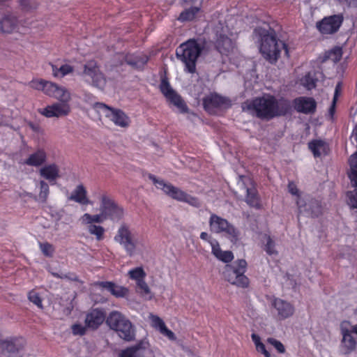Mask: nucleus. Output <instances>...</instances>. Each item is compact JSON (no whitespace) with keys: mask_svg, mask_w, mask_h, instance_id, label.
Masks as SVG:
<instances>
[{"mask_svg":"<svg viewBox=\"0 0 357 357\" xmlns=\"http://www.w3.org/2000/svg\"><path fill=\"white\" fill-rule=\"evenodd\" d=\"M247 266V261L243 259H237L231 264H227L222 273L224 279L238 287L243 289L248 287L250 280L245 275Z\"/></svg>","mask_w":357,"mask_h":357,"instance_id":"obj_4","label":"nucleus"},{"mask_svg":"<svg viewBox=\"0 0 357 357\" xmlns=\"http://www.w3.org/2000/svg\"><path fill=\"white\" fill-rule=\"evenodd\" d=\"M100 211L102 213L106 211H108L116 204L114 199L107 192H102L100 195Z\"/></svg>","mask_w":357,"mask_h":357,"instance_id":"obj_40","label":"nucleus"},{"mask_svg":"<svg viewBox=\"0 0 357 357\" xmlns=\"http://www.w3.org/2000/svg\"><path fill=\"white\" fill-rule=\"evenodd\" d=\"M337 101V100H333L331 105L329 108L328 113L331 118H333L335 114Z\"/></svg>","mask_w":357,"mask_h":357,"instance_id":"obj_59","label":"nucleus"},{"mask_svg":"<svg viewBox=\"0 0 357 357\" xmlns=\"http://www.w3.org/2000/svg\"><path fill=\"white\" fill-rule=\"evenodd\" d=\"M105 320H106L105 314L102 310L98 309L92 310L86 316V327L96 329Z\"/></svg>","mask_w":357,"mask_h":357,"instance_id":"obj_20","label":"nucleus"},{"mask_svg":"<svg viewBox=\"0 0 357 357\" xmlns=\"http://www.w3.org/2000/svg\"><path fill=\"white\" fill-rule=\"evenodd\" d=\"M3 354L8 355V357H17L16 354L19 351V347L14 341L5 340L1 342Z\"/></svg>","mask_w":357,"mask_h":357,"instance_id":"obj_34","label":"nucleus"},{"mask_svg":"<svg viewBox=\"0 0 357 357\" xmlns=\"http://www.w3.org/2000/svg\"><path fill=\"white\" fill-rule=\"evenodd\" d=\"M298 216L305 215L307 217L317 218L322 214V206L318 200L310 197L298 198L296 200Z\"/></svg>","mask_w":357,"mask_h":357,"instance_id":"obj_12","label":"nucleus"},{"mask_svg":"<svg viewBox=\"0 0 357 357\" xmlns=\"http://www.w3.org/2000/svg\"><path fill=\"white\" fill-rule=\"evenodd\" d=\"M96 285L107 289L116 298L126 297L129 292L128 288L117 285L112 282H97Z\"/></svg>","mask_w":357,"mask_h":357,"instance_id":"obj_24","label":"nucleus"},{"mask_svg":"<svg viewBox=\"0 0 357 357\" xmlns=\"http://www.w3.org/2000/svg\"><path fill=\"white\" fill-rule=\"evenodd\" d=\"M119 357H144V349L140 344L128 347L123 350Z\"/></svg>","mask_w":357,"mask_h":357,"instance_id":"obj_37","label":"nucleus"},{"mask_svg":"<svg viewBox=\"0 0 357 357\" xmlns=\"http://www.w3.org/2000/svg\"><path fill=\"white\" fill-rule=\"evenodd\" d=\"M180 202H187L194 206H199V201L197 198L192 197L181 190H180Z\"/></svg>","mask_w":357,"mask_h":357,"instance_id":"obj_44","label":"nucleus"},{"mask_svg":"<svg viewBox=\"0 0 357 357\" xmlns=\"http://www.w3.org/2000/svg\"><path fill=\"white\" fill-rule=\"evenodd\" d=\"M201 8L198 6H191L189 8L184 10L180 13V21H192L197 15L200 13Z\"/></svg>","mask_w":357,"mask_h":357,"instance_id":"obj_38","label":"nucleus"},{"mask_svg":"<svg viewBox=\"0 0 357 357\" xmlns=\"http://www.w3.org/2000/svg\"><path fill=\"white\" fill-rule=\"evenodd\" d=\"M48 86L49 89L47 96L56 98L59 102L70 103L71 95L67 89L52 82Z\"/></svg>","mask_w":357,"mask_h":357,"instance_id":"obj_18","label":"nucleus"},{"mask_svg":"<svg viewBox=\"0 0 357 357\" xmlns=\"http://www.w3.org/2000/svg\"><path fill=\"white\" fill-rule=\"evenodd\" d=\"M54 277L61 278V279H67L73 281H77L78 278L75 274L68 273V274H59V273H53Z\"/></svg>","mask_w":357,"mask_h":357,"instance_id":"obj_52","label":"nucleus"},{"mask_svg":"<svg viewBox=\"0 0 357 357\" xmlns=\"http://www.w3.org/2000/svg\"><path fill=\"white\" fill-rule=\"evenodd\" d=\"M40 174L50 181H55L59 176V167L55 164L45 165L40 169Z\"/></svg>","mask_w":357,"mask_h":357,"instance_id":"obj_28","label":"nucleus"},{"mask_svg":"<svg viewBox=\"0 0 357 357\" xmlns=\"http://www.w3.org/2000/svg\"><path fill=\"white\" fill-rule=\"evenodd\" d=\"M178 54H179V52H178V48L176 49V51H175V55L177 58H178Z\"/></svg>","mask_w":357,"mask_h":357,"instance_id":"obj_63","label":"nucleus"},{"mask_svg":"<svg viewBox=\"0 0 357 357\" xmlns=\"http://www.w3.org/2000/svg\"><path fill=\"white\" fill-rule=\"evenodd\" d=\"M266 243L264 245V250L268 255H277L278 251L275 250V243L269 235H265Z\"/></svg>","mask_w":357,"mask_h":357,"instance_id":"obj_43","label":"nucleus"},{"mask_svg":"<svg viewBox=\"0 0 357 357\" xmlns=\"http://www.w3.org/2000/svg\"><path fill=\"white\" fill-rule=\"evenodd\" d=\"M151 321V326L163 336L168 338L169 340H176L174 333L168 329L164 322V321L157 315L150 314L149 316Z\"/></svg>","mask_w":357,"mask_h":357,"instance_id":"obj_19","label":"nucleus"},{"mask_svg":"<svg viewBox=\"0 0 357 357\" xmlns=\"http://www.w3.org/2000/svg\"><path fill=\"white\" fill-rule=\"evenodd\" d=\"M291 107L289 100L284 98L277 99L271 94H264L247 100L242 105L244 112L267 121L276 117L287 116L291 112Z\"/></svg>","mask_w":357,"mask_h":357,"instance_id":"obj_1","label":"nucleus"},{"mask_svg":"<svg viewBox=\"0 0 357 357\" xmlns=\"http://www.w3.org/2000/svg\"><path fill=\"white\" fill-rule=\"evenodd\" d=\"M39 184L40 192L38 195L37 201L40 203H45L50 192L49 185L44 181H40Z\"/></svg>","mask_w":357,"mask_h":357,"instance_id":"obj_42","label":"nucleus"},{"mask_svg":"<svg viewBox=\"0 0 357 357\" xmlns=\"http://www.w3.org/2000/svg\"><path fill=\"white\" fill-rule=\"evenodd\" d=\"M271 305L277 310L280 319H285L291 317L295 311L293 305L279 298H273Z\"/></svg>","mask_w":357,"mask_h":357,"instance_id":"obj_17","label":"nucleus"},{"mask_svg":"<svg viewBox=\"0 0 357 357\" xmlns=\"http://www.w3.org/2000/svg\"><path fill=\"white\" fill-rule=\"evenodd\" d=\"M183 48V53L180 54V59L185 65V70L193 73L196 70V63L204 47L195 39H190L186 43L180 45Z\"/></svg>","mask_w":357,"mask_h":357,"instance_id":"obj_6","label":"nucleus"},{"mask_svg":"<svg viewBox=\"0 0 357 357\" xmlns=\"http://www.w3.org/2000/svg\"><path fill=\"white\" fill-rule=\"evenodd\" d=\"M331 52L335 55V59L337 61H339L341 59L342 54V51L340 47H336V48L333 49Z\"/></svg>","mask_w":357,"mask_h":357,"instance_id":"obj_57","label":"nucleus"},{"mask_svg":"<svg viewBox=\"0 0 357 357\" xmlns=\"http://www.w3.org/2000/svg\"><path fill=\"white\" fill-rule=\"evenodd\" d=\"M72 331L74 335H82L86 332V327L79 324H74L72 326Z\"/></svg>","mask_w":357,"mask_h":357,"instance_id":"obj_50","label":"nucleus"},{"mask_svg":"<svg viewBox=\"0 0 357 357\" xmlns=\"http://www.w3.org/2000/svg\"><path fill=\"white\" fill-rule=\"evenodd\" d=\"M160 90L170 105L178 107V96L165 77L162 78Z\"/></svg>","mask_w":357,"mask_h":357,"instance_id":"obj_21","label":"nucleus"},{"mask_svg":"<svg viewBox=\"0 0 357 357\" xmlns=\"http://www.w3.org/2000/svg\"><path fill=\"white\" fill-rule=\"evenodd\" d=\"M245 202L252 208L261 209L262 207L261 199L255 188H247L246 189Z\"/></svg>","mask_w":357,"mask_h":357,"instance_id":"obj_27","label":"nucleus"},{"mask_svg":"<svg viewBox=\"0 0 357 357\" xmlns=\"http://www.w3.org/2000/svg\"><path fill=\"white\" fill-rule=\"evenodd\" d=\"M114 240L119 243L130 257L142 254L147 250V244L144 236L130 229L123 223L118 228Z\"/></svg>","mask_w":357,"mask_h":357,"instance_id":"obj_3","label":"nucleus"},{"mask_svg":"<svg viewBox=\"0 0 357 357\" xmlns=\"http://www.w3.org/2000/svg\"><path fill=\"white\" fill-rule=\"evenodd\" d=\"M200 238L203 241H205L210 243L211 246V249L213 248V241H218L215 239H213L211 235H209L207 232L203 231L200 234Z\"/></svg>","mask_w":357,"mask_h":357,"instance_id":"obj_53","label":"nucleus"},{"mask_svg":"<svg viewBox=\"0 0 357 357\" xmlns=\"http://www.w3.org/2000/svg\"><path fill=\"white\" fill-rule=\"evenodd\" d=\"M347 196L349 205L353 208H357V190L348 192Z\"/></svg>","mask_w":357,"mask_h":357,"instance_id":"obj_48","label":"nucleus"},{"mask_svg":"<svg viewBox=\"0 0 357 357\" xmlns=\"http://www.w3.org/2000/svg\"><path fill=\"white\" fill-rule=\"evenodd\" d=\"M186 108V105L185 103V101L181 99L180 97V111H185Z\"/></svg>","mask_w":357,"mask_h":357,"instance_id":"obj_61","label":"nucleus"},{"mask_svg":"<svg viewBox=\"0 0 357 357\" xmlns=\"http://www.w3.org/2000/svg\"><path fill=\"white\" fill-rule=\"evenodd\" d=\"M148 178L157 190H161L164 194L174 199H178V190L172 183L151 174L148 175Z\"/></svg>","mask_w":357,"mask_h":357,"instance_id":"obj_16","label":"nucleus"},{"mask_svg":"<svg viewBox=\"0 0 357 357\" xmlns=\"http://www.w3.org/2000/svg\"><path fill=\"white\" fill-rule=\"evenodd\" d=\"M40 248L45 256L51 257L53 255L54 248L49 243H40Z\"/></svg>","mask_w":357,"mask_h":357,"instance_id":"obj_49","label":"nucleus"},{"mask_svg":"<svg viewBox=\"0 0 357 357\" xmlns=\"http://www.w3.org/2000/svg\"><path fill=\"white\" fill-rule=\"evenodd\" d=\"M345 322L342 323L341 324V331L342 335V342L344 344V347L347 349V352H350L355 349L356 345V341L351 335V331H349L348 328L344 327V324Z\"/></svg>","mask_w":357,"mask_h":357,"instance_id":"obj_29","label":"nucleus"},{"mask_svg":"<svg viewBox=\"0 0 357 357\" xmlns=\"http://www.w3.org/2000/svg\"><path fill=\"white\" fill-rule=\"evenodd\" d=\"M204 110L209 114H215L218 109H227L231 107L229 98L216 93H211L202 99Z\"/></svg>","mask_w":357,"mask_h":357,"instance_id":"obj_10","label":"nucleus"},{"mask_svg":"<svg viewBox=\"0 0 357 357\" xmlns=\"http://www.w3.org/2000/svg\"><path fill=\"white\" fill-rule=\"evenodd\" d=\"M84 100L87 102L93 108V105L91 102H98L97 101H96L95 98L91 94H85Z\"/></svg>","mask_w":357,"mask_h":357,"instance_id":"obj_58","label":"nucleus"},{"mask_svg":"<svg viewBox=\"0 0 357 357\" xmlns=\"http://www.w3.org/2000/svg\"><path fill=\"white\" fill-rule=\"evenodd\" d=\"M253 34L259 42V51L263 57L271 64L277 63L282 50L287 57L289 56L288 45L277 38L275 31L269 24L264 27L257 26Z\"/></svg>","mask_w":357,"mask_h":357,"instance_id":"obj_2","label":"nucleus"},{"mask_svg":"<svg viewBox=\"0 0 357 357\" xmlns=\"http://www.w3.org/2000/svg\"><path fill=\"white\" fill-rule=\"evenodd\" d=\"M130 64H131V65H137V63H130Z\"/></svg>","mask_w":357,"mask_h":357,"instance_id":"obj_64","label":"nucleus"},{"mask_svg":"<svg viewBox=\"0 0 357 357\" xmlns=\"http://www.w3.org/2000/svg\"><path fill=\"white\" fill-rule=\"evenodd\" d=\"M215 47L221 54L228 55L234 48V43L227 36L219 34L217 36Z\"/></svg>","mask_w":357,"mask_h":357,"instance_id":"obj_23","label":"nucleus"},{"mask_svg":"<svg viewBox=\"0 0 357 357\" xmlns=\"http://www.w3.org/2000/svg\"><path fill=\"white\" fill-rule=\"evenodd\" d=\"M105 217V220L110 219L112 221L118 222L121 220L124 215L123 208L118 204H116L108 211L102 213Z\"/></svg>","mask_w":357,"mask_h":357,"instance_id":"obj_31","label":"nucleus"},{"mask_svg":"<svg viewBox=\"0 0 357 357\" xmlns=\"http://www.w3.org/2000/svg\"><path fill=\"white\" fill-rule=\"evenodd\" d=\"M79 75L86 82L98 89H102L106 86V77L100 70L98 63L94 60L84 63L83 70Z\"/></svg>","mask_w":357,"mask_h":357,"instance_id":"obj_8","label":"nucleus"},{"mask_svg":"<svg viewBox=\"0 0 357 357\" xmlns=\"http://www.w3.org/2000/svg\"><path fill=\"white\" fill-rule=\"evenodd\" d=\"M51 67L53 76L57 78H62L64 76L72 73L74 70L73 67L68 63H64L60 66L51 64Z\"/></svg>","mask_w":357,"mask_h":357,"instance_id":"obj_33","label":"nucleus"},{"mask_svg":"<svg viewBox=\"0 0 357 357\" xmlns=\"http://www.w3.org/2000/svg\"><path fill=\"white\" fill-rule=\"evenodd\" d=\"M288 190H289V192L293 195H296L297 196V199L298 198H302L301 196H300V194H299V190L296 185V183L293 181H289V183H288Z\"/></svg>","mask_w":357,"mask_h":357,"instance_id":"obj_51","label":"nucleus"},{"mask_svg":"<svg viewBox=\"0 0 357 357\" xmlns=\"http://www.w3.org/2000/svg\"><path fill=\"white\" fill-rule=\"evenodd\" d=\"M209 227L212 232L216 234L223 233L225 236L233 243L239 241V231L226 219L212 213L209 218Z\"/></svg>","mask_w":357,"mask_h":357,"instance_id":"obj_7","label":"nucleus"},{"mask_svg":"<svg viewBox=\"0 0 357 357\" xmlns=\"http://www.w3.org/2000/svg\"><path fill=\"white\" fill-rule=\"evenodd\" d=\"M82 225H93V223H102L105 221V217L102 213L91 215L88 213H84L79 219Z\"/></svg>","mask_w":357,"mask_h":357,"instance_id":"obj_36","label":"nucleus"},{"mask_svg":"<svg viewBox=\"0 0 357 357\" xmlns=\"http://www.w3.org/2000/svg\"><path fill=\"white\" fill-rule=\"evenodd\" d=\"M341 88H342V84H341V82H338L335 86V93H334L333 100H337L338 97L340 94Z\"/></svg>","mask_w":357,"mask_h":357,"instance_id":"obj_55","label":"nucleus"},{"mask_svg":"<svg viewBox=\"0 0 357 357\" xmlns=\"http://www.w3.org/2000/svg\"><path fill=\"white\" fill-rule=\"evenodd\" d=\"M46 160V153L42 149H39L31 153L26 160L24 163L28 165L38 167L41 165Z\"/></svg>","mask_w":357,"mask_h":357,"instance_id":"obj_30","label":"nucleus"},{"mask_svg":"<svg viewBox=\"0 0 357 357\" xmlns=\"http://www.w3.org/2000/svg\"><path fill=\"white\" fill-rule=\"evenodd\" d=\"M340 3L346 4L348 6H356L357 0H337Z\"/></svg>","mask_w":357,"mask_h":357,"instance_id":"obj_56","label":"nucleus"},{"mask_svg":"<svg viewBox=\"0 0 357 357\" xmlns=\"http://www.w3.org/2000/svg\"><path fill=\"white\" fill-rule=\"evenodd\" d=\"M51 82L44 79H33L29 83V86L36 90L42 91L45 94H47L49 84Z\"/></svg>","mask_w":357,"mask_h":357,"instance_id":"obj_41","label":"nucleus"},{"mask_svg":"<svg viewBox=\"0 0 357 357\" xmlns=\"http://www.w3.org/2000/svg\"><path fill=\"white\" fill-rule=\"evenodd\" d=\"M28 298H29V300L31 303L35 304L37 307H38L40 309L43 308L42 300H41L38 292H36L34 290L31 291L29 293Z\"/></svg>","mask_w":357,"mask_h":357,"instance_id":"obj_46","label":"nucleus"},{"mask_svg":"<svg viewBox=\"0 0 357 357\" xmlns=\"http://www.w3.org/2000/svg\"><path fill=\"white\" fill-rule=\"evenodd\" d=\"M343 22L342 13L326 16L317 22L316 28L321 35H332L340 30Z\"/></svg>","mask_w":357,"mask_h":357,"instance_id":"obj_11","label":"nucleus"},{"mask_svg":"<svg viewBox=\"0 0 357 357\" xmlns=\"http://www.w3.org/2000/svg\"><path fill=\"white\" fill-rule=\"evenodd\" d=\"M267 342L273 345L279 353L284 354L285 352L284 346L279 340L273 337H269L268 338Z\"/></svg>","mask_w":357,"mask_h":357,"instance_id":"obj_47","label":"nucleus"},{"mask_svg":"<svg viewBox=\"0 0 357 357\" xmlns=\"http://www.w3.org/2000/svg\"><path fill=\"white\" fill-rule=\"evenodd\" d=\"M148 59L146 57H144V59L142 61V64H144L145 63H146Z\"/></svg>","mask_w":357,"mask_h":357,"instance_id":"obj_62","label":"nucleus"},{"mask_svg":"<svg viewBox=\"0 0 357 357\" xmlns=\"http://www.w3.org/2000/svg\"><path fill=\"white\" fill-rule=\"evenodd\" d=\"M256 349L257 350V351L263 354L265 357H271L270 353L266 350L265 344L263 342L257 345Z\"/></svg>","mask_w":357,"mask_h":357,"instance_id":"obj_54","label":"nucleus"},{"mask_svg":"<svg viewBox=\"0 0 357 357\" xmlns=\"http://www.w3.org/2000/svg\"><path fill=\"white\" fill-rule=\"evenodd\" d=\"M308 147L314 157H320L321 153H326L327 146L321 139H314L309 142Z\"/></svg>","mask_w":357,"mask_h":357,"instance_id":"obj_32","label":"nucleus"},{"mask_svg":"<svg viewBox=\"0 0 357 357\" xmlns=\"http://www.w3.org/2000/svg\"><path fill=\"white\" fill-rule=\"evenodd\" d=\"M317 82L318 78L317 77V73L314 71L307 73L305 76L301 79V85L307 90L314 89L317 86Z\"/></svg>","mask_w":357,"mask_h":357,"instance_id":"obj_35","label":"nucleus"},{"mask_svg":"<svg viewBox=\"0 0 357 357\" xmlns=\"http://www.w3.org/2000/svg\"><path fill=\"white\" fill-rule=\"evenodd\" d=\"M106 323L123 340L130 342L135 339V328L131 321L122 313L114 310L106 319Z\"/></svg>","mask_w":357,"mask_h":357,"instance_id":"obj_5","label":"nucleus"},{"mask_svg":"<svg viewBox=\"0 0 357 357\" xmlns=\"http://www.w3.org/2000/svg\"><path fill=\"white\" fill-rule=\"evenodd\" d=\"M70 111L69 102H57L39 109V113L47 118H60L68 116Z\"/></svg>","mask_w":357,"mask_h":357,"instance_id":"obj_14","label":"nucleus"},{"mask_svg":"<svg viewBox=\"0 0 357 357\" xmlns=\"http://www.w3.org/2000/svg\"><path fill=\"white\" fill-rule=\"evenodd\" d=\"M69 200L74 201L81 205L92 204V202L87 197V191L84 186L82 184L78 185L73 191Z\"/></svg>","mask_w":357,"mask_h":357,"instance_id":"obj_25","label":"nucleus"},{"mask_svg":"<svg viewBox=\"0 0 357 357\" xmlns=\"http://www.w3.org/2000/svg\"><path fill=\"white\" fill-rule=\"evenodd\" d=\"M88 230L91 234L95 235L98 240L102 238L105 229L102 226L91 225L89 226Z\"/></svg>","mask_w":357,"mask_h":357,"instance_id":"obj_45","label":"nucleus"},{"mask_svg":"<svg viewBox=\"0 0 357 357\" xmlns=\"http://www.w3.org/2000/svg\"><path fill=\"white\" fill-rule=\"evenodd\" d=\"M93 109L100 115L104 116L112 121L116 126L127 128L129 126L130 120L124 112L119 109L111 107L102 102H91Z\"/></svg>","mask_w":357,"mask_h":357,"instance_id":"obj_9","label":"nucleus"},{"mask_svg":"<svg viewBox=\"0 0 357 357\" xmlns=\"http://www.w3.org/2000/svg\"><path fill=\"white\" fill-rule=\"evenodd\" d=\"M251 338L253 342L255 343V347L261 343L260 337L255 333L252 334Z\"/></svg>","mask_w":357,"mask_h":357,"instance_id":"obj_60","label":"nucleus"},{"mask_svg":"<svg viewBox=\"0 0 357 357\" xmlns=\"http://www.w3.org/2000/svg\"><path fill=\"white\" fill-rule=\"evenodd\" d=\"M0 29L3 33H22L17 18L12 15H6L0 21Z\"/></svg>","mask_w":357,"mask_h":357,"instance_id":"obj_22","label":"nucleus"},{"mask_svg":"<svg viewBox=\"0 0 357 357\" xmlns=\"http://www.w3.org/2000/svg\"><path fill=\"white\" fill-rule=\"evenodd\" d=\"M212 254L219 260L225 262H231L234 259V255L231 251H222L220 247L218 241H213Z\"/></svg>","mask_w":357,"mask_h":357,"instance_id":"obj_26","label":"nucleus"},{"mask_svg":"<svg viewBox=\"0 0 357 357\" xmlns=\"http://www.w3.org/2000/svg\"><path fill=\"white\" fill-rule=\"evenodd\" d=\"M292 104L294 109L305 114H312L317 109V102L312 97L300 96L293 100Z\"/></svg>","mask_w":357,"mask_h":357,"instance_id":"obj_15","label":"nucleus"},{"mask_svg":"<svg viewBox=\"0 0 357 357\" xmlns=\"http://www.w3.org/2000/svg\"><path fill=\"white\" fill-rule=\"evenodd\" d=\"M351 172L349 177L352 187L357 188V152L353 154L349 159Z\"/></svg>","mask_w":357,"mask_h":357,"instance_id":"obj_39","label":"nucleus"},{"mask_svg":"<svg viewBox=\"0 0 357 357\" xmlns=\"http://www.w3.org/2000/svg\"><path fill=\"white\" fill-rule=\"evenodd\" d=\"M128 275L130 278L136 282L137 292L146 300H151L153 297L149 287L145 282L146 274L142 267H136L130 269Z\"/></svg>","mask_w":357,"mask_h":357,"instance_id":"obj_13","label":"nucleus"}]
</instances>
